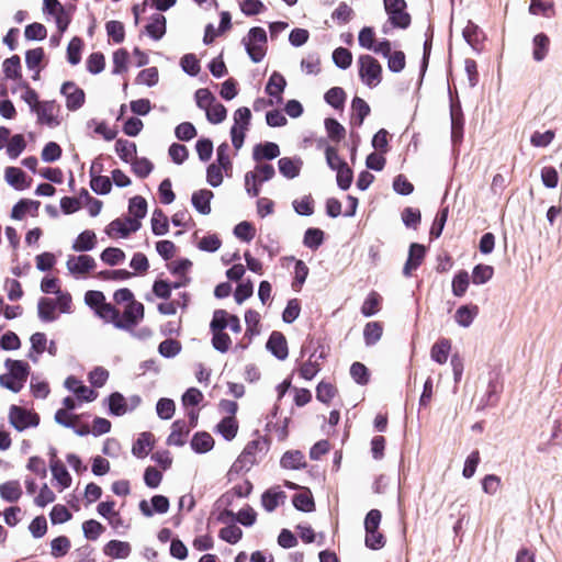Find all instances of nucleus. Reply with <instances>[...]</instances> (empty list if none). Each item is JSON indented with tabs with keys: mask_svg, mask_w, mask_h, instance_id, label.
<instances>
[{
	"mask_svg": "<svg viewBox=\"0 0 562 562\" xmlns=\"http://www.w3.org/2000/svg\"><path fill=\"white\" fill-rule=\"evenodd\" d=\"M50 470L54 479L61 485L68 487L71 483V476L59 460H50Z\"/></svg>",
	"mask_w": 562,
	"mask_h": 562,
	"instance_id": "nucleus-43",
	"label": "nucleus"
},
{
	"mask_svg": "<svg viewBox=\"0 0 562 562\" xmlns=\"http://www.w3.org/2000/svg\"><path fill=\"white\" fill-rule=\"evenodd\" d=\"M22 488L16 480L8 481L0 484V496L9 503L18 502L22 496Z\"/></svg>",
	"mask_w": 562,
	"mask_h": 562,
	"instance_id": "nucleus-28",
	"label": "nucleus"
},
{
	"mask_svg": "<svg viewBox=\"0 0 562 562\" xmlns=\"http://www.w3.org/2000/svg\"><path fill=\"white\" fill-rule=\"evenodd\" d=\"M477 313L479 307L476 305H462L457 310L454 319L459 326L467 328L471 326Z\"/></svg>",
	"mask_w": 562,
	"mask_h": 562,
	"instance_id": "nucleus-29",
	"label": "nucleus"
},
{
	"mask_svg": "<svg viewBox=\"0 0 562 562\" xmlns=\"http://www.w3.org/2000/svg\"><path fill=\"white\" fill-rule=\"evenodd\" d=\"M5 181L16 190H24L30 186L25 180V173L18 167H7Z\"/></svg>",
	"mask_w": 562,
	"mask_h": 562,
	"instance_id": "nucleus-33",
	"label": "nucleus"
},
{
	"mask_svg": "<svg viewBox=\"0 0 562 562\" xmlns=\"http://www.w3.org/2000/svg\"><path fill=\"white\" fill-rule=\"evenodd\" d=\"M359 76L369 88H374L381 82L382 67L371 55H361L358 58Z\"/></svg>",
	"mask_w": 562,
	"mask_h": 562,
	"instance_id": "nucleus-6",
	"label": "nucleus"
},
{
	"mask_svg": "<svg viewBox=\"0 0 562 562\" xmlns=\"http://www.w3.org/2000/svg\"><path fill=\"white\" fill-rule=\"evenodd\" d=\"M286 87L285 78L278 71H273L266 85L265 91L268 95L277 98V101H281V94Z\"/></svg>",
	"mask_w": 562,
	"mask_h": 562,
	"instance_id": "nucleus-21",
	"label": "nucleus"
},
{
	"mask_svg": "<svg viewBox=\"0 0 562 562\" xmlns=\"http://www.w3.org/2000/svg\"><path fill=\"white\" fill-rule=\"evenodd\" d=\"M154 445V436L151 432H142L136 441L133 443L132 453L137 458H145L148 456Z\"/></svg>",
	"mask_w": 562,
	"mask_h": 562,
	"instance_id": "nucleus-25",
	"label": "nucleus"
},
{
	"mask_svg": "<svg viewBox=\"0 0 562 562\" xmlns=\"http://www.w3.org/2000/svg\"><path fill=\"white\" fill-rule=\"evenodd\" d=\"M132 161V169L140 179L148 177L154 169V165L147 158H134Z\"/></svg>",
	"mask_w": 562,
	"mask_h": 562,
	"instance_id": "nucleus-63",
	"label": "nucleus"
},
{
	"mask_svg": "<svg viewBox=\"0 0 562 562\" xmlns=\"http://www.w3.org/2000/svg\"><path fill=\"white\" fill-rule=\"evenodd\" d=\"M182 70L189 76H196L200 71V63L194 54H186L180 59Z\"/></svg>",
	"mask_w": 562,
	"mask_h": 562,
	"instance_id": "nucleus-58",
	"label": "nucleus"
},
{
	"mask_svg": "<svg viewBox=\"0 0 562 562\" xmlns=\"http://www.w3.org/2000/svg\"><path fill=\"white\" fill-rule=\"evenodd\" d=\"M95 235L91 231H85L75 240L72 244V249L75 251H88L94 247Z\"/></svg>",
	"mask_w": 562,
	"mask_h": 562,
	"instance_id": "nucleus-49",
	"label": "nucleus"
},
{
	"mask_svg": "<svg viewBox=\"0 0 562 562\" xmlns=\"http://www.w3.org/2000/svg\"><path fill=\"white\" fill-rule=\"evenodd\" d=\"M279 155L280 147L277 143L273 142L259 143L252 148V159L256 162H260L262 160H272Z\"/></svg>",
	"mask_w": 562,
	"mask_h": 562,
	"instance_id": "nucleus-16",
	"label": "nucleus"
},
{
	"mask_svg": "<svg viewBox=\"0 0 562 562\" xmlns=\"http://www.w3.org/2000/svg\"><path fill=\"white\" fill-rule=\"evenodd\" d=\"M402 221L406 227L416 229L422 221L420 211L414 207H405L402 211Z\"/></svg>",
	"mask_w": 562,
	"mask_h": 562,
	"instance_id": "nucleus-62",
	"label": "nucleus"
},
{
	"mask_svg": "<svg viewBox=\"0 0 562 562\" xmlns=\"http://www.w3.org/2000/svg\"><path fill=\"white\" fill-rule=\"evenodd\" d=\"M267 33L260 26H254L248 31L247 36L241 40L243 45L254 63H260L267 53Z\"/></svg>",
	"mask_w": 562,
	"mask_h": 562,
	"instance_id": "nucleus-3",
	"label": "nucleus"
},
{
	"mask_svg": "<svg viewBox=\"0 0 562 562\" xmlns=\"http://www.w3.org/2000/svg\"><path fill=\"white\" fill-rule=\"evenodd\" d=\"M60 92L66 97V105L69 110L79 109L85 102V93L74 82H65Z\"/></svg>",
	"mask_w": 562,
	"mask_h": 562,
	"instance_id": "nucleus-15",
	"label": "nucleus"
},
{
	"mask_svg": "<svg viewBox=\"0 0 562 562\" xmlns=\"http://www.w3.org/2000/svg\"><path fill=\"white\" fill-rule=\"evenodd\" d=\"M426 256V247L418 243H412L408 249V257L403 268V274L411 277L417 270Z\"/></svg>",
	"mask_w": 562,
	"mask_h": 562,
	"instance_id": "nucleus-10",
	"label": "nucleus"
},
{
	"mask_svg": "<svg viewBox=\"0 0 562 562\" xmlns=\"http://www.w3.org/2000/svg\"><path fill=\"white\" fill-rule=\"evenodd\" d=\"M205 112H206V117H207L209 122H211L212 124L222 123L226 119V115H227L226 108L220 102H215Z\"/></svg>",
	"mask_w": 562,
	"mask_h": 562,
	"instance_id": "nucleus-64",
	"label": "nucleus"
},
{
	"mask_svg": "<svg viewBox=\"0 0 562 562\" xmlns=\"http://www.w3.org/2000/svg\"><path fill=\"white\" fill-rule=\"evenodd\" d=\"M213 446V437L205 431L196 432L191 440V447L196 453L209 452Z\"/></svg>",
	"mask_w": 562,
	"mask_h": 562,
	"instance_id": "nucleus-35",
	"label": "nucleus"
},
{
	"mask_svg": "<svg viewBox=\"0 0 562 562\" xmlns=\"http://www.w3.org/2000/svg\"><path fill=\"white\" fill-rule=\"evenodd\" d=\"M26 143L21 134L13 135L7 145V153L11 159L18 158L25 149Z\"/></svg>",
	"mask_w": 562,
	"mask_h": 562,
	"instance_id": "nucleus-53",
	"label": "nucleus"
},
{
	"mask_svg": "<svg viewBox=\"0 0 562 562\" xmlns=\"http://www.w3.org/2000/svg\"><path fill=\"white\" fill-rule=\"evenodd\" d=\"M140 403L142 398L138 395L124 397L121 393L114 392L108 396V412L114 416H123L136 409Z\"/></svg>",
	"mask_w": 562,
	"mask_h": 562,
	"instance_id": "nucleus-7",
	"label": "nucleus"
},
{
	"mask_svg": "<svg viewBox=\"0 0 562 562\" xmlns=\"http://www.w3.org/2000/svg\"><path fill=\"white\" fill-rule=\"evenodd\" d=\"M140 222L131 217L116 218L112 221L108 227V236L116 234L120 237H127L131 233H135L140 228Z\"/></svg>",
	"mask_w": 562,
	"mask_h": 562,
	"instance_id": "nucleus-11",
	"label": "nucleus"
},
{
	"mask_svg": "<svg viewBox=\"0 0 562 562\" xmlns=\"http://www.w3.org/2000/svg\"><path fill=\"white\" fill-rule=\"evenodd\" d=\"M280 465L283 469L301 470L306 467L305 457L300 450H290L283 453Z\"/></svg>",
	"mask_w": 562,
	"mask_h": 562,
	"instance_id": "nucleus-23",
	"label": "nucleus"
},
{
	"mask_svg": "<svg viewBox=\"0 0 562 562\" xmlns=\"http://www.w3.org/2000/svg\"><path fill=\"white\" fill-rule=\"evenodd\" d=\"M217 431L223 436V438L227 441L233 440L238 430V424L235 417L227 416L224 417L216 426Z\"/></svg>",
	"mask_w": 562,
	"mask_h": 562,
	"instance_id": "nucleus-38",
	"label": "nucleus"
},
{
	"mask_svg": "<svg viewBox=\"0 0 562 562\" xmlns=\"http://www.w3.org/2000/svg\"><path fill=\"white\" fill-rule=\"evenodd\" d=\"M131 553V546L128 542L120 540L108 541V557L114 559H125Z\"/></svg>",
	"mask_w": 562,
	"mask_h": 562,
	"instance_id": "nucleus-45",
	"label": "nucleus"
},
{
	"mask_svg": "<svg viewBox=\"0 0 562 562\" xmlns=\"http://www.w3.org/2000/svg\"><path fill=\"white\" fill-rule=\"evenodd\" d=\"M336 387L331 383L319 382L316 386V398L325 404H328L336 395Z\"/></svg>",
	"mask_w": 562,
	"mask_h": 562,
	"instance_id": "nucleus-61",
	"label": "nucleus"
},
{
	"mask_svg": "<svg viewBox=\"0 0 562 562\" xmlns=\"http://www.w3.org/2000/svg\"><path fill=\"white\" fill-rule=\"evenodd\" d=\"M532 57L536 61H542L549 50L550 40L544 33H539L533 37Z\"/></svg>",
	"mask_w": 562,
	"mask_h": 562,
	"instance_id": "nucleus-36",
	"label": "nucleus"
},
{
	"mask_svg": "<svg viewBox=\"0 0 562 562\" xmlns=\"http://www.w3.org/2000/svg\"><path fill=\"white\" fill-rule=\"evenodd\" d=\"M214 194L209 189H201L193 192L191 196V202L193 207L203 215H207L211 213V200Z\"/></svg>",
	"mask_w": 562,
	"mask_h": 562,
	"instance_id": "nucleus-19",
	"label": "nucleus"
},
{
	"mask_svg": "<svg viewBox=\"0 0 562 562\" xmlns=\"http://www.w3.org/2000/svg\"><path fill=\"white\" fill-rule=\"evenodd\" d=\"M40 205V201L22 199L12 207L11 217L13 220L21 221L26 212L36 213Z\"/></svg>",
	"mask_w": 562,
	"mask_h": 562,
	"instance_id": "nucleus-30",
	"label": "nucleus"
},
{
	"mask_svg": "<svg viewBox=\"0 0 562 562\" xmlns=\"http://www.w3.org/2000/svg\"><path fill=\"white\" fill-rule=\"evenodd\" d=\"M380 303L381 296L374 291L370 292L361 306L362 315L366 317L375 315L379 312Z\"/></svg>",
	"mask_w": 562,
	"mask_h": 562,
	"instance_id": "nucleus-48",
	"label": "nucleus"
},
{
	"mask_svg": "<svg viewBox=\"0 0 562 562\" xmlns=\"http://www.w3.org/2000/svg\"><path fill=\"white\" fill-rule=\"evenodd\" d=\"M276 176L274 167L270 164H257L254 171L245 175V188L247 193L255 198L260 193L258 183L271 180Z\"/></svg>",
	"mask_w": 562,
	"mask_h": 562,
	"instance_id": "nucleus-4",
	"label": "nucleus"
},
{
	"mask_svg": "<svg viewBox=\"0 0 562 562\" xmlns=\"http://www.w3.org/2000/svg\"><path fill=\"white\" fill-rule=\"evenodd\" d=\"M158 351L165 358H173L181 351V344L175 339H165L159 344Z\"/></svg>",
	"mask_w": 562,
	"mask_h": 562,
	"instance_id": "nucleus-60",
	"label": "nucleus"
},
{
	"mask_svg": "<svg viewBox=\"0 0 562 562\" xmlns=\"http://www.w3.org/2000/svg\"><path fill=\"white\" fill-rule=\"evenodd\" d=\"M501 391V383L497 376L491 378L488 381L486 393L480 400L479 408L494 406L498 402V393Z\"/></svg>",
	"mask_w": 562,
	"mask_h": 562,
	"instance_id": "nucleus-27",
	"label": "nucleus"
},
{
	"mask_svg": "<svg viewBox=\"0 0 562 562\" xmlns=\"http://www.w3.org/2000/svg\"><path fill=\"white\" fill-rule=\"evenodd\" d=\"M494 269L488 265H476L472 271V282L474 284H484L492 279Z\"/></svg>",
	"mask_w": 562,
	"mask_h": 562,
	"instance_id": "nucleus-51",
	"label": "nucleus"
},
{
	"mask_svg": "<svg viewBox=\"0 0 562 562\" xmlns=\"http://www.w3.org/2000/svg\"><path fill=\"white\" fill-rule=\"evenodd\" d=\"M158 79V69L156 67H149L139 71V74L136 77V83L154 87L157 85Z\"/></svg>",
	"mask_w": 562,
	"mask_h": 562,
	"instance_id": "nucleus-59",
	"label": "nucleus"
},
{
	"mask_svg": "<svg viewBox=\"0 0 562 562\" xmlns=\"http://www.w3.org/2000/svg\"><path fill=\"white\" fill-rule=\"evenodd\" d=\"M190 429L186 420L178 419L171 425V432L167 438V445L181 447L186 442Z\"/></svg>",
	"mask_w": 562,
	"mask_h": 562,
	"instance_id": "nucleus-20",
	"label": "nucleus"
},
{
	"mask_svg": "<svg viewBox=\"0 0 562 562\" xmlns=\"http://www.w3.org/2000/svg\"><path fill=\"white\" fill-rule=\"evenodd\" d=\"M351 124L355 126H361L364 119L370 114L369 104L361 98L355 97L351 102Z\"/></svg>",
	"mask_w": 562,
	"mask_h": 562,
	"instance_id": "nucleus-24",
	"label": "nucleus"
},
{
	"mask_svg": "<svg viewBox=\"0 0 562 562\" xmlns=\"http://www.w3.org/2000/svg\"><path fill=\"white\" fill-rule=\"evenodd\" d=\"M286 495L283 491L269 488L261 495V505L267 512L271 513L279 506L280 501H283Z\"/></svg>",
	"mask_w": 562,
	"mask_h": 562,
	"instance_id": "nucleus-32",
	"label": "nucleus"
},
{
	"mask_svg": "<svg viewBox=\"0 0 562 562\" xmlns=\"http://www.w3.org/2000/svg\"><path fill=\"white\" fill-rule=\"evenodd\" d=\"M383 328L379 322H370L364 326L363 339L367 346L375 345L382 337Z\"/></svg>",
	"mask_w": 562,
	"mask_h": 562,
	"instance_id": "nucleus-44",
	"label": "nucleus"
},
{
	"mask_svg": "<svg viewBox=\"0 0 562 562\" xmlns=\"http://www.w3.org/2000/svg\"><path fill=\"white\" fill-rule=\"evenodd\" d=\"M38 317L44 322H53L56 319V303L48 297H42L37 304Z\"/></svg>",
	"mask_w": 562,
	"mask_h": 562,
	"instance_id": "nucleus-41",
	"label": "nucleus"
},
{
	"mask_svg": "<svg viewBox=\"0 0 562 562\" xmlns=\"http://www.w3.org/2000/svg\"><path fill=\"white\" fill-rule=\"evenodd\" d=\"M220 538L231 544L237 543L243 537V530L235 524H231L220 530Z\"/></svg>",
	"mask_w": 562,
	"mask_h": 562,
	"instance_id": "nucleus-55",
	"label": "nucleus"
},
{
	"mask_svg": "<svg viewBox=\"0 0 562 562\" xmlns=\"http://www.w3.org/2000/svg\"><path fill=\"white\" fill-rule=\"evenodd\" d=\"M310 353L308 359L301 366L300 375L305 380H312L321 370L317 359L324 358L323 352L316 357V348L312 346V340L308 345H304L301 349L302 356Z\"/></svg>",
	"mask_w": 562,
	"mask_h": 562,
	"instance_id": "nucleus-9",
	"label": "nucleus"
},
{
	"mask_svg": "<svg viewBox=\"0 0 562 562\" xmlns=\"http://www.w3.org/2000/svg\"><path fill=\"white\" fill-rule=\"evenodd\" d=\"M115 151L123 161L131 162L136 155V144L134 142L120 138L115 143Z\"/></svg>",
	"mask_w": 562,
	"mask_h": 562,
	"instance_id": "nucleus-39",
	"label": "nucleus"
},
{
	"mask_svg": "<svg viewBox=\"0 0 562 562\" xmlns=\"http://www.w3.org/2000/svg\"><path fill=\"white\" fill-rule=\"evenodd\" d=\"M151 506L146 499L139 502V510L146 517H151L155 513L166 514L169 510V499L164 495H154L150 499Z\"/></svg>",
	"mask_w": 562,
	"mask_h": 562,
	"instance_id": "nucleus-13",
	"label": "nucleus"
},
{
	"mask_svg": "<svg viewBox=\"0 0 562 562\" xmlns=\"http://www.w3.org/2000/svg\"><path fill=\"white\" fill-rule=\"evenodd\" d=\"M166 18L161 13H155L150 16L145 26L146 34L154 41H159L166 34Z\"/></svg>",
	"mask_w": 562,
	"mask_h": 562,
	"instance_id": "nucleus-18",
	"label": "nucleus"
},
{
	"mask_svg": "<svg viewBox=\"0 0 562 562\" xmlns=\"http://www.w3.org/2000/svg\"><path fill=\"white\" fill-rule=\"evenodd\" d=\"M324 125L331 142L339 143L345 137L346 130L336 119H325Z\"/></svg>",
	"mask_w": 562,
	"mask_h": 562,
	"instance_id": "nucleus-42",
	"label": "nucleus"
},
{
	"mask_svg": "<svg viewBox=\"0 0 562 562\" xmlns=\"http://www.w3.org/2000/svg\"><path fill=\"white\" fill-rule=\"evenodd\" d=\"M144 317V305L140 302L126 304L123 313L108 303V322H112L116 328L130 330Z\"/></svg>",
	"mask_w": 562,
	"mask_h": 562,
	"instance_id": "nucleus-1",
	"label": "nucleus"
},
{
	"mask_svg": "<svg viewBox=\"0 0 562 562\" xmlns=\"http://www.w3.org/2000/svg\"><path fill=\"white\" fill-rule=\"evenodd\" d=\"M267 349L279 360H285L289 355L288 342L280 331H272L268 338Z\"/></svg>",
	"mask_w": 562,
	"mask_h": 562,
	"instance_id": "nucleus-14",
	"label": "nucleus"
},
{
	"mask_svg": "<svg viewBox=\"0 0 562 562\" xmlns=\"http://www.w3.org/2000/svg\"><path fill=\"white\" fill-rule=\"evenodd\" d=\"M292 503L293 506L301 512L311 513L315 509V503L308 488H305L301 493L294 494Z\"/></svg>",
	"mask_w": 562,
	"mask_h": 562,
	"instance_id": "nucleus-34",
	"label": "nucleus"
},
{
	"mask_svg": "<svg viewBox=\"0 0 562 562\" xmlns=\"http://www.w3.org/2000/svg\"><path fill=\"white\" fill-rule=\"evenodd\" d=\"M324 241V232L319 228H307L304 234L303 244L310 249H317Z\"/></svg>",
	"mask_w": 562,
	"mask_h": 562,
	"instance_id": "nucleus-50",
	"label": "nucleus"
},
{
	"mask_svg": "<svg viewBox=\"0 0 562 562\" xmlns=\"http://www.w3.org/2000/svg\"><path fill=\"white\" fill-rule=\"evenodd\" d=\"M3 72L7 79L21 78V59L18 55H13L3 61Z\"/></svg>",
	"mask_w": 562,
	"mask_h": 562,
	"instance_id": "nucleus-46",
	"label": "nucleus"
},
{
	"mask_svg": "<svg viewBox=\"0 0 562 562\" xmlns=\"http://www.w3.org/2000/svg\"><path fill=\"white\" fill-rule=\"evenodd\" d=\"M384 10L393 27L406 30L412 22L405 0H383Z\"/></svg>",
	"mask_w": 562,
	"mask_h": 562,
	"instance_id": "nucleus-5",
	"label": "nucleus"
},
{
	"mask_svg": "<svg viewBox=\"0 0 562 562\" xmlns=\"http://www.w3.org/2000/svg\"><path fill=\"white\" fill-rule=\"evenodd\" d=\"M85 302L99 317L105 318V296L101 291H88L85 294Z\"/></svg>",
	"mask_w": 562,
	"mask_h": 562,
	"instance_id": "nucleus-26",
	"label": "nucleus"
},
{
	"mask_svg": "<svg viewBox=\"0 0 562 562\" xmlns=\"http://www.w3.org/2000/svg\"><path fill=\"white\" fill-rule=\"evenodd\" d=\"M470 277L464 270L459 271L452 280V293L454 296L461 297L467 292Z\"/></svg>",
	"mask_w": 562,
	"mask_h": 562,
	"instance_id": "nucleus-52",
	"label": "nucleus"
},
{
	"mask_svg": "<svg viewBox=\"0 0 562 562\" xmlns=\"http://www.w3.org/2000/svg\"><path fill=\"white\" fill-rule=\"evenodd\" d=\"M66 267L71 274L80 276L94 269L95 261L89 255L69 256Z\"/></svg>",
	"mask_w": 562,
	"mask_h": 562,
	"instance_id": "nucleus-12",
	"label": "nucleus"
},
{
	"mask_svg": "<svg viewBox=\"0 0 562 562\" xmlns=\"http://www.w3.org/2000/svg\"><path fill=\"white\" fill-rule=\"evenodd\" d=\"M34 111L37 113L38 121L41 123H45L47 125H53L55 123V105L53 102H46L42 105L38 104Z\"/></svg>",
	"mask_w": 562,
	"mask_h": 562,
	"instance_id": "nucleus-54",
	"label": "nucleus"
},
{
	"mask_svg": "<svg viewBox=\"0 0 562 562\" xmlns=\"http://www.w3.org/2000/svg\"><path fill=\"white\" fill-rule=\"evenodd\" d=\"M451 349V342L447 338L439 339L437 342H435L430 350V357L431 359L439 363L443 364L448 360V356Z\"/></svg>",
	"mask_w": 562,
	"mask_h": 562,
	"instance_id": "nucleus-31",
	"label": "nucleus"
},
{
	"mask_svg": "<svg viewBox=\"0 0 562 562\" xmlns=\"http://www.w3.org/2000/svg\"><path fill=\"white\" fill-rule=\"evenodd\" d=\"M268 450V443L265 439H256L249 441L244 448L243 452L238 456L232 464L228 476L232 480L233 474H239L244 471H249L254 464L258 462L257 454Z\"/></svg>",
	"mask_w": 562,
	"mask_h": 562,
	"instance_id": "nucleus-2",
	"label": "nucleus"
},
{
	"mask_svg": "<svg viewBox=\"0 0 562 562\" xmlns=\"http://www.w3.org/2000/svg\"><path fill=\"white\" fill-rule=\"evenodd\" d=\"M303 160L300 157H282L278 161L280 173L286 179L296 178L302 169Z\"/></svg>",
	"mask_w": 562,
	"mask_h": 562,
	"instance_id": "nucleus-17",
	"label": "nucleus"
},
{
	"mask_svg": "<svg viewBox=\"0 0 562 562\" xmlns=\"http://www.w3.org/2000/svg\"><path fill=\"white\" fill-rule=\"evenodd\" d=\"M325 101L334 109H342L346 101V93L340 87L330 88L324 95Z\"/></svg>",
	"mask_w": 562,
	"mask_h": 562,
	"instance_id": "nucleus-47",
	"label": "nucleus"
},
{
	"mask_svg": "<svg viewBox=\"0 0 562 562\" xmlns=\"http://www.w3.org/2000/svg\"><path fill=\"white\" fill-rule=\"evenodd\" d=\"M4 366L9 371L8 373L11 374L13 379L20 381L22 384L26 382L30 373V366L27 362L7 359Z\"/></svg>",
	"mask_w": 562,
	"mask_h": 562,
	"instance_id": "nucleus-22",
	"label": "nucleus"
},
{
	"mask_svg": "<svg viewBox=\"0 0 562 562\" xmlns=\"http://www.w3.org/2000/svg\"><path fill=\"white\" fill-rule=\"evenodd\" d=\"M9 422L18 431H22L29 427L37 426L40 417L23 407L12 405L9 411Z\"/></svg>",
	"mask_w": 562,
	"mask_h": 562,
	"instance_id": "nucleus-8",
	"label": "nucleus"
},
{
	"mask_svg": "<svg viewBox=\"0 0 562 562\" xmlns=\"http://www.w3.org/2000/svg\"><path fill=\"white\" fill-rule=\"evenodd\" d=\"M151 231L156 236H162L168 233L169 222L166 214L160 210L156 209L151 216Z\"/></svg>",
	"mask_w": 562,
	"mask_h": 562,
	"instance_id": "nucleus-37",
	"label": "nucleus"
},
{
	"mask_svg": "<svg viewBox=\"0 0 562 562\" xmlns=\"http://www.w3.org/2000/svg\"><path fill=\"white\" fill-rule=\"evenodd\" d=\"M128 212L132 215V220H137L140 222L147 214V202L140 195H135L130 200L128 203Z\"/></svg>",
	"mask_w": 562,
	"mask_h": 562,
	"instance_id": "nucleus-40",
	"label": "nucleus"
},
{
	"mask_svg": "<svg viewBox=\"0 0 562 562\" xmlns=\"http://www.w3.org/2000/svg\"><path fill=\"white\" fill-rule=\"evenodd\" d=\"M82 40L79 37H74L67 47V60L71 65H77L81 59V49H82Z\"/></svg>",
	"mask_w": 562,
	"mask_h": 562,
	"instance_id": "nucleus-56",
	"label": "nucleus"
},
{
	"mask_svg": "<svg viewBox=\"0 0 562 562\" xmlns=\"http://www.w3.org/2000/svg\"><path fill=\"white\" fill-rule=\"evenodd\" d=\"M333 61L340 69H347L352 63L350 50L345 47H338L333 52Z\"/></svg>",
	"mask_w": 562,
	"mask_h": 562,
	"instance_id": "nucleus-57",
	"label": "nucleus"
}]
</instances>
